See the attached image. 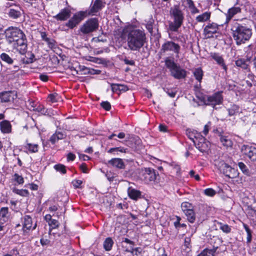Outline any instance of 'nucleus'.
<instances>
[{
    "label": "nucleus",
    "instance_id": "nucleus-64",
    "mask_svg": "<svg viewBox=\"0 0 256 256\" xmlns=\"http://www.w3.org/2000/svg\"><path fill=\"white\" fill-rule=\"evenodd\" d=\"M28 186L32 190H36L38 188V186L34 184H29Z\"/></svg>",
    "mask_w": 256,
    "mask_h": 256
},
{
    "label": "nucleus",
    "instance_id": "nucleus-6",
    "mask_svg": "<svg viewBox=\"0 0 256 256\" xmlns=\"http://www.w3.org/2000/svg\"><path fill=\"white\" fill-rule=\"evenodd\" d=\"M218 167L220 172H222L226 176L230 178H236V180L238 184L242 182V178H238L239 172L238 170L230 167L229 165L222 161L218 164Z\"/></svg>",
    "mask_w": 256,
    "mask_h": 256
},
{
    "label": "nucleus",
    "instance_id": "nucleus-22",
    "mask_svg": "<svg viewBox=\"0 0 256 256\" xmlns=\"http://www.w3.org/2000/svg\"><path fill=\"white\" fill-rule=\"evenodd\" d=\"M108 164L113 167L122 169L124 168V164L123 160L120 158H113L108 160Z\"/></svg>",
    "mask_w": 256,
    "mask_h": 256
},
{
    "label": "nucleus",
    "instance_id": "nucleus-11",
    "mask_svg": "<svg viewBox=\"0 0 256 256\" xmlns=\"http://www.w3.org/2000/svg\"><path fill=\"white\" fill-rule=\"evenodd\" d=\"M241 150L244 155L252 161L256 162V148L243 146Z\"/></svg>",
    "mask_w": 256,
    "mask_h": 256
},
{
    "label": "nucleus",
    "instance_id": "nucleus-34",
    "mask_svg": "<svg viewBox=\"0 0 256 256\" xmlns=\"http://www.w3.org/2000/svg\"><path fill=\"white\" fill-rule=\"evenodd\" d=\"M220 230H221L224 232L228 234L231 232V228L230 226L226 224H224L222 222L218 223Z\"/></svg>",
    "mask_w": 256,
    "mask_h": 256
},
{
    "label": "nucleus",
    "instance_id": "nucleus-14",
    "mask_svg": "<svg viewBox=\"0 0 256 256\" xmlns=\"http://www.w3.org/2000/svg\"><path fill=\"white\" fill-rule=\"evenodd\" d=\"M23 230L26 232L31 229H35L36 226V223H33L32 218L28 216H26L23 218Z\"/></svg>",
    "mask_w": 256,
    "mask_h": 256
},
{
    "label": "nucleus",
    "instance_id": "nucleus-10",
    "mask_svg": "<svg viewBox=\"0 0 256 256\" xmlns=\"http://www.w3.org/2000/svg\"><path fill=\"white\" fill-rule=\"evenodd\" d=\"M86 16V12H80L74 14L66 23V26L72 28L78 25Z\"/></svg>",
    "mask_w": 256,
    "mask_h": 256
},
{
    "label": "nucleus",
    "instance_id": "nucleus-7",
    "mask_svg": "<svg viewBox=\"0 0 256 256\" xmlns=\"http://www.w3.org/2000/svg\"><path fill=\"white\" fill-rule=\"evenodd\" d=\"M98 27V20L96 18L88 20L80 27V31L84 34H88L96 30Z\"/></svg>",
    "mask_w": 256,
    "mask_h": 256
},
{
    "label": "nucleus",
    "instance_id": "nucleus-27",
    "mask_svg": "<svg viewBox=\"0 0 256 256\" xmlns=\"http://www.w3.org/2000/svg\"><path fill=\"white\" fill-rule=\"evenodd\" d=\"M128 193L130 198L134 200H136L141 196V192L140 191L132 188H128Z\"/></svg>",
    "mask_w": 256,
    "mask_h": 256
},
{
    "label": "nucleus",
    "instance_id": "nucleus-23",
    "mask_svg": "<svg viewBox=\"0 0 256 256\" xmlns=\"http://www.w3.org/2000/svg\"><path fill=\"white\" fill-rule=\"evenodd\" d=\"M70 10L68 8L62 10L59 14L54 16L57 20H65L70 16Z\"/></svg>",
    "mask_w": 256,
    "mask_h": 256
},
{
    "label": "nucleus",
    "instance_id": "nucleus-9",
    "mask_svg": "<svg viewBox=\"0 0 256 256\" xmlns=\"http://www.w3.org/2000/svg\"><path fill=\"white\" fill-rule=\"evenodd\" d=\"M222 92H217L212 96L207 97L206 100H204V102L207 105L212 106L214 107L216 104H221L223 100Z\"/></svg>",
    "mask_w": 256,
    "mask_h": 256
},
{
    "label": "nucleus",
    "instance_id": "nucleus-19",
    "mask_svg": "<svg viewBox=\"0 0 256 256\" xmlns=\"http://www.w3.org/2000/svg\"><path fill=\"white\" fill-rule=\"evenodd\" d=\"M210 56L216 62V63L222 67V69L226 72H227L228 68L226 65L224 60L219 54L216 52H211L210 54Z\"/></svg>",
    "mask_w": 256,
    "mask_h": 256
},
{
    "label": "nucleus",
    "instance_id": "nucleus-17",
    "mask_svg": "<svg viewBox=\"0 0 256 256\" xmlns=\"http://www.w3.org/2000/svg\"><path fill=\"white\" fill-rule=\"evenodd\" d=\"M104 6V3L102 0H95L88 12V14L94 15Z\"/></svg>",
    "mask_w": 256,
    "mask_h": 256
},
{
    "label": "nucleus",
    "instance_id": "nucleus-47",
    "mask_svg": "<svg viewBox=\"0 0 256 256\" xmlns=\"http://www.w3.org/2000/svg\"><path fill=\"white\" fill-rule=\"evenodd\" d=\"M238 166L239 168L242 171V172L246 175L248 174L249 172L246 166L242 162H238Z\"/></svg>",
    "mask_w": 256,
    "mask_h": 256
},
{
    "label": "nucleus",
    "instance_id": "nucleus-26",
    "mask_svg": "<svg viewBox=\"0 0 256 256\" xmlns=\"http://www.w3.org/2000/svg\"><path fill=\"white\" fill-rule=\"evenodd\" d=\"M28 105V108L30 111H35L40 112L44 110V106L38 104H35L33 102L29 101Z\"/></svg>",
    "mask_w": 256,
    "mask_h": 256
},
{
    "label": "nucleus",
    "instance_id": "nucleus-62",
    "mask_svg": "<svg viewBox=\"0 0 256 256\" xmlns=\"http://www.w3.org/2000/svg\"><path fill=\"white\" fill-rule=\"evenodd\" d=\"M190 238H186L184 239V246L189 248L190 246Z\"/></svg>",
    "mask_w": 256,
    "mask_h": 256
},
{
    "label": "nucleus",
    "instance_id": "nucleus-53",
    "mask_svg": "<svg viewBox=\"0 0 256 256\" xmlns=\"http://www.w3.org/2000/svg\"><path fill=\"white\" fill-rule=\"evenodd\" d=\"M111 88L113 92H118L120 90V84H112Z\"/></svg>",
    "mask_w": 256,
    "mask_h": 256
},
{
    "label": "nucleus",
    "instance_id": "nucleus-25",
    "mask_svg": "<svg viewBox=\"0 0 256 256\" xmlns=\"http://www.w3.org/2000/svg\"><path fill=\"white\" fill-rule=\"evenodd\" d=\"M186 134L188 136L190 139L194 144H196L198 139L202 136L200 133L198 132L196 130H187Z\"/></svg>",
    "mask_w": 256,
    "mask_h": 256
},
{
    "label": "nucleus",
    "instance_id": "nucleus-55",
    "mask_svg": "<svg viewBox=\"0 0 256 256\" xmlns=\"http://www.w3.org/2000/svg\"><path fill=\"white\" fill-rule=\"evenodd\" d=\"M166 92L170 98H174L176 96V91L174 90H168Z\"/></svg>",
    "mask_w": 256,
    "mask_h": 256
},
{
    "label": "nucleus",
    "instance_id": "nucleus-30",
    "mask_svg": "<svg viewBox=\"0 0 256 256\" xmlns=\"http://www.w3.org/2000/svg\"><path fill=\"white\" fill-rule=\"evenodd\" d=\"M210 12H205L202 14L198 16L196 18V20L198 22H203L206 21L210 18Z\"/></svg>",
    "mask_w": 256,
    "mask_h": 256
},
{
    "label": "nucleus",
    "instance_id": "nucleus-20",
    "mask_svg": "<svg viewBox=\"0 0 256 256\" xmlns=\"http://www.w3.org/2000/svg\"><path fill=\"white\" fill-rule=\"evenodd\" d=\"M22 14V10L20 6H16L10 8L8 12V16L13 19L20 18Z\"/></svg>",
    "mask_w": 256,
    "mask_h": 256
},
{
    "label": "nucleus",
    "instance_id": "nucleus-33",
    "mask_svg": "<svg viewBox=\"0 0 256 256\" xmlns=\"http://www.w3.org/2000/svg\"><path fill=\"white\" fill-rule=\"evenodd\" d=\"M220 142L223 144L224 146L226 147H230L232 146V143L230 139H229L227 136H221L220 137Z\"/></svg>",
    "mask_w": 256,
    "mask_h": 256
},
{
    "label": "nucleus",
    "instance_id": "nucleus-8",
    "mask_svg": "<svg viewBox=\"0 0 256 256\" xmlns=\"http://www.w3.org/2000/svg\"><path fill=\"white\" fill-rule=\"evenodd\" d=\"M180 46L178 44L172 41H167L162 46L161 53H165L166 52H172L176 54V57L178 58Z\"/></svg>",
    "mask_w": 256,
    "mask_h": 256
},
{
    "label": "nucleus",
    "instance_id": "nucleus-56",
    "mask_svg": "<svg viewBox=\"0 0 256 256\" xmlns=\"http://www.w3.org/2000/svg\"><path fill=\"white\" fill-rule=\"evenodd\" d=\"M128 90V88L127 86L124 85V84H120V90H119L120 92H125L127 91Z\"/></svg>",
    "mask_w": 256,
    "mask_h": 256
},
{
    "label": "nucleus",
    "instance_id": "nucleus-60",
    "mask_svg": "<svg viewBox=\"0 0 256 256\" xmlns=\"http://www.w3.org/2000/svg\"><path fill=\"white\" fill-rule=\"evenodd\" d=\"M40 244L42 246H47L50 243V240H48L47 238H44L40 239Z\"/></svg>",
    "mask_w": 256,
    "mask_h": 256
},
{
    "label": "nucleus",
    "instance_id": "nucleus-36",
    "mask_svg": "<svg viewBox=\"0 0 256 256\" xmlns=\"http://www.w3.org/2000/svg\"><path fill=\"white\" fill-rule=\"evenodd\" d=\"M25 147L30 152H36L38 151V146L37 144H27Z\"/></svg>",
    "mask_w": 256,
    "mask_h": 256
},
{
    "label": "nucleus",
    "instance_id": "nucleus-50",
    "mask_svg": "<svg viewBox=\"0 0 256 256\" xmlns=\"http://www.w3.org/2000/svg\"><path fill=\"white\" fill-rule=\"evenodd\" d=\"M14 180L16 181L18 184H22L24 182L23 178L17 174H14Z\"/></svg>",
    "mask_w": 256,
    "mask_h": 256
},
{
    "label": "nucleus",
    "instance_id": "nucleus-58",
    "mask_svg": "<svg viewBox=\"0 0 256 256\" xmlns=\"http://www.w3.org/2000/svg\"><path fill=\"white\" fill-rule=\"evenodd\" d=\"M76 158V156L72 153L70 152L67 155L68 161H73Z\"/></svg>",
    "mask_w": 256,
    "mask_h": 256
},
{
    "label": "nucleus",
    "instance_id": "nucleus-37",
    "mask_svg": "<svg viewBox=\"0 0 256 256\" xmlns=\"http://www.w3.org/2000/svg\"><path fill=\"white\" fill-rule=\"evenodd\" d=\"M13 192L22 196H27L29 194V192L26 190H19L14 188L13 189Z\"/></svg>",
    "mask_w": 256,
    "mask_h": 256
},
{
    "label": "nucleus",
    "instance_id": "nucleus-54",
    "mask_svg": "<svg viewBox=\"0 0 256 256\" xmlns=\"http://www.w3.org/2000/svg\"><path fill=\"white\" fill-rule=\"evenodd\" d=\"M190 175L191 177L194 178L195 180H200V177L199 175L198 174H196L194 171L193 170H192L190 172Z\"/></svg>",
    "mask_w": 256,
    "mask_h": 256
},
{
    "label": "nucleus",
    "instance_id": "nucleus-57",
    "mask_svg": "<svg viewBox=\"0 0 256 256\" xmlns=\"http://www.w3.org/2000/svg\"><path fill=\"white\" fill-rule=\"evenodd\" d=\"M4 256H19V253L17 250H13L9 254H7Z\"/></svg>",
    "mask_w": 256,
    "mask_h": 256
},
{
    "label": "nucleus",
    "instance_id": "nucleus-52",
    "mask_svg": "<svg viewBox=\"0 0 256 256\" xmlns=\"http://www.w3.org/2000/svg\"><path fill=\"white\" fill-rule=\"evenodd\" d=\"M211 126V122H208L204 126V130L202 131V133L204 136H206Z\"/></svg>",
    "mask_w": 256,
    "mask_h": 256
},
{
    "label": "nucleus",
    "instance_id": "nucleus-45",
    "mask_svg": "<svg viewBox=\"0 0 256 256\" xmlns=\"http://www.w3.org/2000/svg\"><path fill=\"white\" fill-rule=\"evenodd\" d=\"M54 168L56 171L60 172L62 174L66 173V167L63 164H56L54 166Z\"/></svg>",
    "mask_w": 256,
    "mask_h": 256
},
{
    "label": "nucleus",
    "instance_id": "nucleus-21",
    "mask_svg": "<svg viewBox=\"0 0 256 256\" xmlns=\"http://www.w3.org/2000/svg\"><path fill=\"white\" fill-rule=\"evenodd\" d=\"M219 26L220 25L215 23L209 24L205 27L204 29V33L208 35V36H210L212 34L217 32Z\"/></svg>",
    "mask_w": 256,
    "mask_h": 256
},
{
    "label": "nucleus",
    "instance_id": "nucleus-16",
    "mask_svg": "<svg viewBox=\"0 0 256 256\" xmlns=\"http://www.w3.org/2000/svg\"><path fill=\"white\" fill-rule=\"evenodd\" d=\"M144 180L146 182H154L156 178V174L154 170L146 168L144 172Z\"/></svg>",
    "mask_w": 256,
    "mask_h": 256
},
{
    "label": "nucleus",
    "instance_id": "nucleus-41",
    "mask_svg": "<svg viewBox=\"0 0 256 256\" xmlns=\"http://www.w3.org/2000/svg\"><path fill=\"white\" fill-rule=\"evenodd\" d=\"M198 256H214V251L212 250L205 249Z\"/></svg>",
    "mask_w": 256,
    "mask_h": 256
},
{
    "label": "nucleus",
    "instance_id": "nucleus-32",
    "mask_svg": "<svg viewBox=\"0 0 256 256\" xmlns=\"http://www.w3.org/2000/svg\"><path fill=\"white\" fill-rule=\"evenodd\" d=\"M186 216H187V218L188 220L191 222L193 223L196 219L195 214L193 210H189L187 211L185 213Z\"/></svg>",
    "mask_w": 256,
    "mask_h": 256
},
{
    "label": "nucleus",
    "instance_id": "nucleus-12",
    "mask_svg": "<svg viewBox=\"0 0 256 256\" xmlns=\"http://www.w3.org/2000/svg\"><path fill=\"white\" fill-rule=\"evenodd\" d=\"M10 218V213L7 207H3L0 209V230H3L4 224L8 222Z\"/></svg>",
    "mask_w": 256,
    "mask_h": 256
},
{
    "label": "nucleus",
    "instance_id": "nucleus-59",
    "mask_svg": "<svg viewBox=\"0 0 256 256\" xmlns=\"http://www.w3.org/2000/svg\"><path fill=\"white\" fill-rule=\"evenodd\" d=\"M158 129H159V130L161 132H166L168 131V128L164 124H160L159 126H158Z\"/></svg>",
    "mask_w": 256,
    "mask_h": 256
},
{
    "label": "nucleus",
    "instance_id": "nucleus-44",
    "mask_svg": "<svg viewBox=\"0 0 256 256\" xmlns=\"http://www.w3.org/2000/svg\"><path fill=\"white\" fill-rule=\"evenodd\" d=\"M1 59L9 64H11L13 62V60L9 56L5 53H2L0 56Z\"/></svg>",
    "mask_w": 256,
    "mask_h": 256
},
{
    "label": "nucleus",
    "instance_id": "nucleus-3",
    "mask_svg": "<svg viewBox=\"0 0 256 256\" xmlns=\"http://www.w3.org/2000/svg\"><path fill=\"white\" fill-rule=\"evenodd\" d=\"M231 30L234 40L237 45H240L248 40L252 35V29L246 25L234 22Z\"/></svg>",
    "mask_w": 256,
    "mask_h": 256
},
{
    "label": "nucleus",
    "instance_id": "nucleus-18",
    "mask_svg": "<svg viewBox=\"0 0 256 256\" xmlns=\"http://www.w3.org/2000/svg\"><path fill=\"white\" fill-rule=\"evenodd\" d=\"M241 12V8L240 7H232L229 8L228 12L225 14L226 20L224 24H228L230 20L236 14Z\"/></svg>",
    "mask_w": 256,
    "mask_h": 256
},
{
    "label": "nucleus",
    "instance_id": "nucleus-28",
    "mask_svg": "<svg viewBox=\"0 0 256 256\" xmlns=\"http://www.w3.org/2000/svg\"><path fill=\"white\" fill-rule=\"evenodd\" d=\"M0 127L3 133H9L11 132V125L9 122L4 120L0 123Z\"/></svg>",
    "mask_w": 256,
    "mask_h": 256
},
{
    "label": "nucleus",
    "instance_id": "nucleus-35",
    "mask_svg": "<svg viewBox=\"0 0 256 256\" xmlns=\"http://www.w3.org/2000/svg\"><path fill=\"white\" fill-rule=\"evenodd\" d=\"M235 63L236 66L240 67L243 69L248 68V64H247L246 62L244 59H238L236 61Z\"/></svg>",
    "mask_w": 256,
    "mask_h": 256
},
{
    "label": "nucleus",
    "instance_id": "nucleus-51",
    "mask_svg": "<svg viewBox=\"0 0 256 256\" xmlns=\"http://www.w3.org/2000/svg\"><path fill=\"white\" fill-rule=\"evenodd\" d=\"M72 184L75 188H81L82 181L80 180H74L72 181Z\"/></svg>",
    "mask_w": 256,
    "mask_h": 256
},
{
    "label": "nucleus",
    "instance_id": "nucleus-29",
    "mask_svg": "<svg viewBox=\"0 0 256 256\" xmlns=\"http://www.w3.org/2000/svg\"><path fill=\"white\" fill-rule=\"evenodd\" d=\"M193 74L196 79L200 82H201L203 76V71L200 68L194 70Z\"/></svg>",
    "mask_w": 256,
    "mask_h": 256
},
{
    "label": "nucleus",
    "instance_id": "nucleus-42",
    "mask_svg": "<svg viewBox=\"0 0 256 256\" xmlns=\"http://www.w3.org/2000/svg\"><path fill=\"white\" fill-rule=\"evenodd\" d=\"M243 226L247 233V238H246L247 242L250 243L252 240L251 230H250V229L248 228V226L246 224H243Z\"/></svg>",
    "mask_w": 256,
    "mask_h": 256
},
{
    "label": "nucleus",
    "instance_id": "nucleus-13",
    "mask_svg": "<svg viewBox=\"0 0 256 256\" xmlns=\"http://www.w3.org/2000/svg\"><path fill=\"white\" fill-rule=\"evenodd\" d=\"M196 148L202 152H206L210 148V143L206 140V139L202 136L197 140L196 144H194Z\"/></svg>",
    "mask_w": 256,
    "mask_h": 256
},
{
    "label": "nucleus",
    "instance_id": "nucleus-38",
    "mask_svg": "<svg viewBox=\"0 0 256 256\" xmlns=\"http://www.w3.org/2000/svg\"><path fill=\"white\" fill-rule=\"evenodd\" d=\"M181 207L182 211L185 213L187 211L189 210L192 209V205L188 202H184L181 204Z\"/></svg>",
    "mask_w": 256,
    "mask_h": 256
},
{
    "label": "nucleus",
    "instance_id": "nucleus-31",
    "mask_svg": "<svg viewBox=\"0 0 256 256\" xmlns=\"http://www.w3.org/2000/svg\"><path fill=\"white\" fill-rule=\"evenodd\" d=\"M113 244L114 242L111 238H106L104 242V248L106 250L109 251L111 250Z\"/></svg>",
    "mask_w": 256,
    "mask_h": 256
},
{
    "label": "nucleus",
    "instance_id": "nucleus-5",
    "mask_svg": "<svg viewBox=\"0 0 256 256\" xmlns=\"http://www.w3.org/2000/svg\"><path fill=\"white\" fill-rule=\"evenodd\" d=\"M166 66L170 70L171 75L176 79L184 78L186 76V72L178 66L174 62L167 58L165 60Z\"/></svg>",
    "mask_w": 256,
    "mask_h": 256
},
{
    "label": "nucleus",
    "instance_id": "nucleus-49",
    "mask_svg": "<svg viewBox=\"0 0 256 256\" xmlns=\"http://www.w3.org/2000/svg\"><path fill=\"white\" fill-rule=\"evenodd\" d=\"M100 106L104 110L106 111H109L111 108V105L110 103L107 101L101 102Z\"/></svg>",
    "mask_w": 256,
    "mask_h": 256
},
{
    "label": "nucleus",
    "instance_id": "nucleus-39",
    "mask_svg": "<svg viewBox=\"0 0 256 256\" xmlns=\"http://www.w3.org/2000/svg\"><path fill=\"white\" fill-rule=\"evenodd\" d=\"M59 222L56 220H52L51 222H49L48 225L50 227L49 233L50 234L52 229L56 228L59 226Z\"/></svg>",
    "mask_w": 256,
    "mask_h": 256
},
{
    "label": "nucleus",
    "instance_id": "nucleus-48",
    "mask_svg": "<svg viewBox=\"0 0 256 256\" xmlns=\"http://www.w3.org/2000/svg\"><path fill=\"white\" fill-rule=\"evenodd\" d=\"M204 194L208 196H214L216 194V192L212 188H208L204 190Z\"/></svg>",
    "mask_w": 256,
    "mask_h": 256
},
{
    "label": "nucleus",
    "instance_id": "nucleus-61",
    "mask_svg": "<svg viewBox=\"0 0 256 256\" xmlns=\"http://www.w3.org/2000/svg\"><path fill=\"white\" fill-rule=\"evenodd\" d=\"M79 156V158L80 159V160H90V157L86 154H79L78 155Z\"/></svg>",
    "mask_w": 256,
    "mask_h": 256
},
{
    "label": "nucleus",
    "instance_id": "nucleus-24",
    "mask_svg": "<svg viewBox=\"0 0 256 256\" xmlns=\"http://www.w3.org/2000/svg\"><path fill=\"white\" fill-rule=\"evenodd\" d=\"M66 134L59 131H56L50 138V142L54 144L59 140L64 138Z\"/></svg>",
    "mask_w": 256,
    "mask_h": 256
},
{
    "label": "nucleus",
    "instance_id": "nucleus-43",
    "mask_svg": "<svg viewBox=\"0 0 256 256\" xmlns=\"http://www.w3.org/2000/svg\"><path fill=\"white\" fill-rule=\"evenodd\" d=\"M48 100L52 102H58L60 99V96L57 94H50L48 96Z\"/></svg>",
    "mask_w": 256,
    "mask_h": 256
},
{
    "label": "nucleus",
    "instance_id": "nucleus-2",
    "mask_svg": "<svg viewBox=\"0 0 256 256\" xmlns=\"http://www.w3.org/2000/svg\"><path fill=\"white\" fill-rule=\"evenodd\" d=\"M6 38L9 44L20 54H24L27 48L26 40L24 33L16 27H9L5 30Z\"/></svg>",
    "mask_w": 256,
    "mask_h": 256
},
{
    "label": "nucleus",
    "instance_id": "nucleus-4",
    "mask_svg": "<svg viewBox=\"0 0 256 256\" xmlns=\"http://www.w3.org/2000/svg\"><path fill=\"white\" fill-rule=\"evenodd\" d=\"M170 14L174 21L169 22L168 29L172 32H176L182 24L184 19L183 13L179 6L175 5L170 8Z\"/></svg>",
    "mask_w": 256,
    "mask_h": 256
},
{
    "label": "nucleus",
    "instance_id": "nucleus-15",
    "mask_svg": "<svg viewBox=\"0 0 256 256\" xmlns=\"http://www.w3.org/2000/svg\"><path fill=\"white\" fill-rule=\"evenodd\" d=\"M16 97V94L14 92H4L0 94V98L2 102H6L13 101Z\"/></svg>",
    "mask_w": 256,
    "mask_h": 256
},
{
    "label": "nucleus",
    "instance_id": "nucleus-1",
    "mask_svg": "<svg viewBox=\"0 0 256 256\" xmlns=\"http://www.w3.org/2000/svg\"><path fill=\"white\" fill-rule=\"evenodd\" d=\"M122 38H126L128 48L132 51H139L146 42L144 32L138 29L124 30Z\"/></svg>",
    "mask_w": 256,
    "mask_h": 256
},
{
    "label": "nucleus",
    "instance_id": "nucleus-63",
    "mask_svg": "<svg viewBox=\"0 0 256 256\" xmlns=\"http://www.w3.org/2000/svg\"><path fill=\"white\" fill-rule=\"evenodd\" d=\"M80 168L83 172L88 173V168H87V167L85 164H82L80 166Z\"/></svg>",
    "mask_w": 256,
    "mask_h": 256
},
{
    "label": "nucleus",
    "instance_id": "nucleus-40",
    "mask_svg": "<svg viewBox=\"0 0 256 256\" xmlns=\"http://www.w3.org/2000/svg\"><path fill=\"white\" fill-rule=\"evenodd\" d=\"M85 59L88 61H90L96 64H101L103 61L102 58L91 56H86Z\"/></svg>",
    "mask_w": 256,
    "mask_h": 256
},
{
    "label": "nucleus",
    "instance_id": "nucleus-46",
    "mask_svg": "<svg viewBox=\"0 0 256 256\" xmlns=\"http://www.w3.org/2000/svg\"><path fill=\"white\" fill-rule=\"evenodd\" d=\"M47 44L48 45V47L53 50H54L56 48V42L53 39L49 38L48 40H47L46 41Z\"/></svg>",
    "mask_w": 256,
    "mask_h": 256
}]
</instances>
